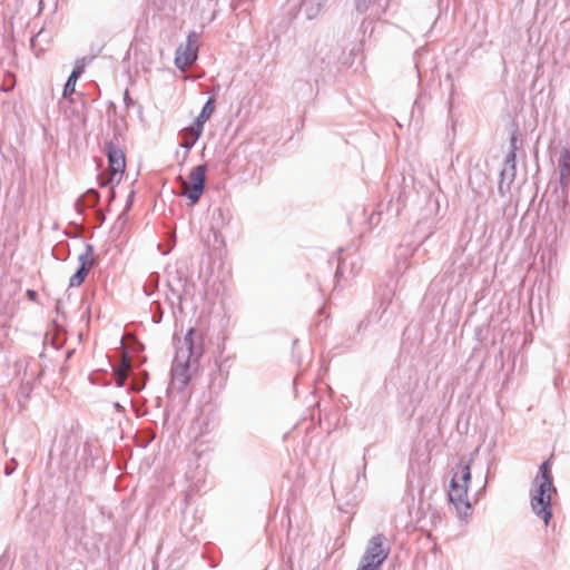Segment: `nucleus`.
<instances>
[{
  "label": "nucleus",
  "mask_w": 570,
  "mask_h": 570,
  "mask_svg": "<svg viewBox=\"0 0 570 570\" xmlns=\"http://www.w3.org/2000/svg\"><path fill=\"white\" fill-rule=\"evenodd\" d=\"M560 181L561 185L567 187L570 185V154L564 151L560 157L559 163Z\"/></svg>",
  "instance_id": "nucleus-8"
},
{
  "label": "nucleus",
  "mask_w": 570,
  "mask_h": 570,
  "mask_svg": "<svg viewBox=\"0 0 570 570\" xmlns=\"http://www.w3.org/2000/svg\"><path fill=\"white\" fill-rule=\"evenodd\" d=\"M534 485L535 489L531 494V508L543 519L544 524L548 525L552 517L551 495L556 493V489L552 484L550 459L540 465L539 473L534 479Z\"/></svg>",
  "instance_id": "nucleus-2"
},
{
  "label": "nucleus",
  "mask_w": 570,
  "mask_h": 570,
  "mask_svg": "<svg viewBox=\"0 0 570 570\" xmlns=\"http://www.w3.org/2000/svg\"><path fill=\"white\" fill-rule=\"evenodd\" d=\"M16 86V76L12 72H7L3 75L2 83H1V90L2 91H10Z\"/></svg>",
  "instance_id": "nucleus-13"
},
{
  "label": "nucleus",
  "mask_w": 570,
  "mask_h": 570,
  "mask_svg": "<svg viewBox=\"0 0 570 570\" xmlns=\"http://www.w3.org/2000/svg\"><path fill=\"white\" fill-rule=\"evenodd\" d=\"M383 562L376 561L375 559H370L366 556H363L360 562V566L356 570H379Z\"/></svg>",
  "instance_id": "nucleus-12"
},
{
  "label": "nucleus",
  "mask_w": 570,
  "mask_h": 570,
  "mask_svg": "<svg viewBox=\"0 0 570 570\" xmlns=\"http://www.w3.org/2000/svg\"><path fill=\"white\" fill-rule=\"evenodd\" d=\"M215 111V100L214 98H209L205 106L203 107L199 116L196 118L195 121L200 124L202 126L205 125V122L212 117V115Z\"/></svg>",
  "instance_id": "nucleus-11"
},
{
  "label": "nucleus",
  "mask_w": 570,
  "mask_h": 570,
  "mask_svg": "<svg viewBox=\"0 0 570 570\" xmlns=\"http://www.w3.org/2000/svg\"><path fill=\"white\" fill-rule=\"evenodd\" d=\"M81 68H76L72 70L63 88L62 95L65 98L70 97L75 92V87L81 75Z\"/></svg>",
  "instance_id": "nucleus-10"
},
{
  "label": "nucleus",
  "mask_w": 570,
  "mask_h": 570,
  "mask_svg": "<svg viewBox=\"0 0 570 570\" xmlns=\"http://www.w3.org/2000/svg\"><path fill=\"white\" fill-rule=\"evenodd\" d=\"M27 295H28V297H29V298L35 299V297H36V295H37V294H36V292H35V291H28V292H27Z\"/></svg>",
  "instance_id": "nucleus-16"
},
{
  "label": "nucleus",
  "mask_w": 570,
  "mask_h": 570,
  "mask_svg": "<svg viewBox=\"0 0 570 570\" xmlns=\"http://www.w3.org/2000/svg\"><path fill=\"white\" fill-rule=\"evenodd\" d=\"M205 179H206V166L199 165L194 167L190 173L188 174L187 178L179 177L180 184H181V195L186 196L190 205H195L205 187Z\"/></svg>",
  "instance_id": "nucleus-4"
},
{
  "label": "nucleus",
  "mask_w": 570,
  "mask_h": 570,
  "mask_svg": "<svg viewBox=\"0 0 570 570\" xmlns=\"http://www.w3.org/2000/svg\"><path fill=\"white\" fill-rule=\"evenodd\" d=\"M194 334H195V330L194 328H189L188 332L186 333V336H185V342L188 345L190 354H196L197 353L196 347L194 346V341H193ZM198 354H202V351H199Z\"/></svg>",
  "instance_id": "nucleus-14"
},
{
  "label": "nucleus",
  "mask_w": 570,
  "mask_h": 570,
  "mask_svg": "<svg viewBox=\"0 0 570 570\" xmlns=\"http://www.w3.org/2000/svg\"><path fill=\"white\" fill-rule=\"evenodd\" d=\"M105 151L108 157V168L99 175V185L100 187L111 186L114 188L122 179L126 169V156L112 141L105 144Z\"/></svg>",
  "instance_id": "nucleus-3"
},
{
  "label": "nucleus",
  "mask_w": 570,
  "mask_h": 570,
  "mask_svg": "<svg viewBox=\"0 0 570 570\" xmlns=\"http://www.w3.org/2000/svg\"><path fill=\"white\" fill-rule=\"evenodd\" d=\"M125 100H129V92H128V90L125 91Z\"/></svg>",
  "instance_id": "nucleus-17"
},
{
  "label": "nucleus",
  "mask_w": 570,
  "mask_h": 570,
  "mask_svg": "<svg viewBox=\"0 0 570 570\" xmlns=\"http://www.w3.org/2000/svg\"><path fill=\"white\" fill-rule=\"evenodd\" d=\"M390 554V548L385 544V537L376 534L368 540L367 547L363 556L376 561L384 562Z\"/></svg>",
  "instance_id": "nucleus-6"
},
{
  "label": "nucleus",
  "mask_w": 570,
  "mask_h": 570,
  "mask_svg": "<svg viewBox=\"0 0 570 570\" xmlns=\"http://www.w3.org/2000/svg\"><path fill=\"white\" fill-rule=\"evenodd\" d=\"M199 36L193 31L187 36L186 42L180 43L176 50L175 65L181 71L189 68L198 57Z\"/></svg>",
  "instance_id": "nucleus-5"
},
{
  "label": "nucleus",
  "mask_w": 570,
  "mask_h": 570,
  "mask_svg": "<svg viewBox=\"0 0 570 570\" xmlns=\"http://www.w3.org/2000/svg\"><path fill=\"white\" fill-rule=\"evenodd\" d=\"M92 263L89 259L82 261L77 272L70 277L69 285L80 286L88 275Z\"/></svg>",
  "instance_id": "nucleus-9"
},
{
  "label": "nucleus",
  "mask_w": 570,
  "mask_h": 570,
  "mask_svg": "<svg viewBox=\"0 0 570 570\" xmlns=\"http://www.w3.org/2000/svg\"><path fill=\"white\" fill-rule=\"evenodd\" d=\"M129 368V364H126L124 367L119 368L116 372V383L118 386H121L127 377V371Z\"/></svg>",
  "instance_id": "nucleus-15"
},
{
  "label": "nucleus",
  "mask_w": 570,
  "mask_h": 570,
  "mask_svg": "<svg viewBox=\"0 0 570 570\" xmlns=\"http://www.w3.org/2000/svg\"><path fill=\"white\" fill-rule=\"evenodd\" d=\"M472 459H461L452 469V476L448 491L450 503L460 515H468L471 511L469 499V484L471 481Z\"/></svg>",
  "instance_id": "nucleus-1"
},
{
  "label": "nucleus",
  "mask_w": 570,
  "mask_h": 570,
  "mask_svg": "<svg viewBox=\"0 0 570 570\" xmlns=\"http://www.w3.org/2000/svg\"><path fill=\"white\" fill-rule=\"evenodd\" d=\"M204 126L194 121V124L181 131V146L190 149L202 136Z\"/></svg>",
  "instance_id": "nucleus-7"
}]
</instances>
